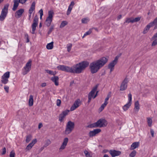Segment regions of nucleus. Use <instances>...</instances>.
<instances>
[{"label": "nucleus", "mask_w": 157, "mask_h": 157, "mask_svg": "<svg viewBox=\"0 0 157 157\" xmlns=\"http://www.w3.org/2000/svg\"><path fill=\"white\" fill-rule=\"evenodd\" d=\"M140 109V105L138 101H137L135 103V108L134 109L135 110H136L138 112Z\"/></svg>", "instance_id": "nucleus-23"}, {"label": "nucleus", "mask_w": 157, "mask_h": 157, "mask_svg": "<svg viewBox=\"0 0 157 157\" xmlns=\"http://www.w3.org/2000/svg\"><path fill=\"white\" fill-rule=\"evenodd\" d=\"M89 65V63L86 61H83L73 66V73H80Z\"/></svg>", "instance_id": "nucleus-2"}, {"label": "nucleus", "mask_w": 157, "mask_h": 157, "mask_svg": "<svg viewBox=\"0 0 157 157\" xmlns=\"http://www.w3.org/2000/svg\"><path fill=\"white\" fill-rule=\"evenodd\" d=\"M39 13H40V15L41 16H42L43 15V10L42 9H41L39 11Z\"/></svg>", "instance_id": "nucleus-57"}, {"label": "nucleus", "mask_w": 157, "mask_h": 157, "mask_svg": "<svg viewBox=\"0 0 157 157\" xmlns=\"http://www.w3.org/2000/svg\"><path fill=\"white\" fill-rule=\"evenodd\" d=\"M15 155L14 151H12L10 153V157H14Z\"/></svg>", "instance_id": "nucleus-50"}, {"label": "nucleus", "mask_w": 157, "mask_h": 157, "mask_svg": "<svg viewBox=\"0 0 157 157\" xmlns=\"http://www.w3.org/2000/svg\"><path fill=\"white\" fill-rule=\"evenodd\" d=\"M72 8H73V7H72V6L71 7L70 6H69L68 9V10H67V15H68L70 14V13L71 12L72 9Z\"/></svg>", "instance_id": "nucleus-47"}, {"label": "nucleus", "mask_w": 157, "mask_h": 157, "mask_svg": "<svg viewBox=\"0 0 157 157\" xmlns=\"http://www.w3.org/2000/svg\"><path fill=\"white\" fill-rule=\"evenodd\" d=\"M156 38H157V33L155 34L152 37V40H154Z\"/></svg>", "instance_id": "nucleus-58"}, {"label": "nucleus", "mask_w": 157, "mask_h": 157, "mask_svg": "<svg viewBox=\"0 0 157 157\" xmlns=\"http://www.w3.org/2000/svg\"><path fill=\"white\" fill-rule=\"evenodd\" d=\"M152 119L149 117L147 118V122L149 127H151L152 125Z\"/></svg>", "instance_id": "nucleus-29"}, {"label": "nucleus", "mask_w": 157, "mask_h": 157, "mask_svg": "<svg viewBox=\"0 0 157 157\" xmlns=\"http://www.w3.org/2000/svg\"><path fill=\"white\" fill-rule=\"evenodd\" d=\"M54 14L53 10H50L48 11V16L45 21V24L47 26L49 27L50 25L53 20Z\"/></svg>", "instance_id": "nucleus-8"}, {"label": "nucleus", "mask_w": 157, "mask_h": 157, "mask_svg": "<svg viewBox=\"0 0 157 157\" xmlns=\"http://www.w3.org/2000/svg\"><path fill=\"white\" fill-rule=\"evenodd\" d=\"M4 89L7 93H8L9 92V86H4Z\"/></svg>", "instance_id": "nucleus-53"}, {"label": "nucleus", "mask_w": 157, "mask_h": 157, "mask_svg": "<svg viewBox=\"0 0 157 157\" xmlns=\"http://www.w3.org/2000/svg\"><path fill=\"white\" fill-rule=\"evenodd\" d=\"M128 102L132 104V95L131 93L128 94Z\"/></svg>", "instance_id": "nucleus-38"}, {"label": "nucleus", "mask_w": 157, "mask_h": 157, "mask_svg": "<svg viewBox=\"0 0 157 157\" xmlns=\"http://www.w3.org/2000/svg\"><path fill=\"white\" fill-rule=\"evenodd\" d=\"M53 47V42H51L48 44L46 46V48L47 49L49 50L52 49Z\"/></svg>", "instance_id": "nucleus-26"}, {"label": "nucleus", "mask_w": 157, "mask_h": 157, "mask_svg": "<svg viewBox=\"0 0 157 157\" xmlns=\"http://www.w3.org/2000/svg\"><path fill=\"white\" fill-rule=\"evenodd\" d=\"M107 61V59L103 57L92 62L90 65V69L91 73L92 74L96 73L100 68L105 64Z\"/></svg>", "instance_id": "nucleus-1"}, {"label": "nucleus", "mask_w": 157, "mask_h": 157, "mask_svg": "<svg viewBox=\"0 0 157 157\" xmlns=\"http://www.w3.org/2000/svg\"><path fill=\"white\" fill-rule=\"evenodd\" d=\"M157 24V17L154 19V21L150 22L148 24L145 28L143 32L144 34H145L147 33L149 30L150 28L153 26L155 25V26H156V24Z\"/></svg>", "instance_id": "nucleus-9"}, {"label": "nucleus", "mask_w": 157, "mask_h": 157, "mask_svg": "<svg viewBox=\"0 0 157 157\" xmlns=\"http://www.w3.org/2000/svg\"><path fill=\"white\" fill-rule=\"evenodd\" d=\"M1 82L4 84L7 83L8 82V78H4L3 77H2L1 78Z\"/></svg>", "instance_id": "nucleus-27"}, {"label": "nucleus", "mask_w": 157, "mask_h": 157, "mask_svg": "<svg viewBox=\"0 0 157 157\" xmlns=\"http://www.w3.org/2000/svg\"><path fill=\"white\" fill-rule=\"evenodd\" d=\"M54 26L53 25H52L49 28L48 31V34H50L52 32V31L54 29Z\"/></svg>", "instance_id": "nucleus-40"}, {"label": "nucleus", "mask_w": 157, "mask_h": 157, "mask_svg": "<svg viewBox=\"0 0 157 157\" xmlns=\"http://www.w3.org/2000/svg\"><path fill=\"white\" fill-rule=\"evenodd\" d=\"M24 12V10L23 9H20L16 12L15 14V17L17 18H19L20 17Z\"/></svg>", "instance_id": "nucleus-17"}, {"label": "nucleus", "mask_w": 157, "mask_h": 157, "mask_svg": "<svg viewBox=\"0 0 157 157\" xmlns=\"http://www.w3.org/2000/svg\"><path fill=\"white\" fill-rule=\"evenodd\" d=\"M10 72L9 71H7L2 76L8 79V78H9L10 77Z\"/></svg>", "instance_id": "nucleus-35"}, {"label": "nucleus", "mask_w": 157, "mask_h": 157, "mask_svg": "<svg viewBox=\"0 0 157 157\" xmlns=\"http://www.w3.org/2000/svg\"><path fill=\"white\" fill-rule=\"evenodd\" d=\"M122 17V15H119L117 17V20H119Z\"/></svg>", "instance_id": "nucleus-61"}, {"label": "nucleus", "mask_w": 157, "mask_h": 157, "mask_svg": "<svg viewBox=\"0 0 157 157\" xmlns=\"http://www.w3.org/2000/svg\"><path fill=\"white\" fill-rule=\"evenodd\" d=\"M119 57V56H116L114 60L109 64L108 67L110 70V73L114 69V67L117 63Z\"/></svg>", "instance_id": "nucleus-10"}, {"label": "nucleus", "mask_w": 157, "mask_h": 157, "mask_svg": "<svg viewBox=\"0 0 157 157\" xmlns=\"http://www.w3.org/2000/svg\"><path fill=\"white\" fill-rule=\"evenodd\" d=\"M130 22L133 23V20L132 17L127 18L126 19L125 21L124 22V24L125 23H129Z\"/></svg>", "instance_id": "nucleus-30"}, {"label": "nucleus", "mask_w": 157, "mask_h": 157, "mask_svg": "<svg viewBox=\"0 0 157 157\" xmlns=\"http://www.w3.org/2000/svg\"><path fill=\"white\" fill-rule=\"evenodd\" d=\"M89 21V19L88 18H82V23L83 24H86Z\"/></svg>", "instance_id": "nucleus-32"}, {"label": "nucleus", "mask_w": 157, "mask_h": 157, "mask_svg": "<svg viewBox=\"0 0 157 157\" xmlns=\"http://www.w3.org/2000/svg\"><path fill=\"white\" fill-rule=\"evenodd\" d=\"M73 66L71 67H70L66 66L64 71L73 73Z\"/></svg>", "instance_id": "nucleus-22"}, {"label": "nucleus", "mask_w": 157, "mask_h": 157, "mask_svg": "<svg viewBox=\"0 0 157 157\" xmlns=\"http://www.w3.org/2000/svg\"><path fill=\"white\" fill-rule=\"evenodd\" d=\"M74 5V2L72 1L71 2L70 4L69 5V6H71L73 7Z\"/></svg>", "instance_id": "nucleus-60"}, {"label": "nucleus", "mask_w": 157, "mask_h": 157, "mask_svg": "<svg viewBox=\"0 0 157 157\" xmlns=\"http://www.w3.org/2000/svg\"><path fill=\"white\" fill-rule=\"evenodd\" d=\"M111 92H109L108 94H107V97L108 98H109L111 96Z\"/></svg>", "instance_id": "nucleus-59"}, {"label": "nucleus", "mask_w": 157, "mask_h": 157, "mask_svg": "<svg viewBox=\"0 0 157 157\" xmlns=\"http://www.w3.org/2000/svg\"><path fill=\"white\" fill-rule=\"evenodd\" d=\"M42 126V124L41 123H39L38 125V128H40Z\"/></svg>", "instance_id": "nucleus-63"}, {"label": "nucleus", "mask_w": 157, "mask_h": 157, "mask_svg": "<svg viewBox=\"0 0 157 157\" xmlns=\"http://www.w3.org/2000/svg\"><path fill=\"white\" fill-rule=\"evenodd\" d=\"M131 104L128 102L123 107V109L124 111L127 110L131 105Z\"/></svg>", "instance_id": "nucleus-24"}, {"label": "nucleus", "mask_w": 157, "mask_h": 157, "mask_svg": "<svg viewBox=\"0 0 157 157\" xmlns=\"http://www.w3.org/2000/svg\"><path fill=\"white\" fill-rule=\"evenodd\" d=\"M46 71L49 74L53 75H55L54 73L52 71L50 70H46Z\"/></svg>", "instance_id": "nucleus-52"}, {"label": "nucleus", "mask_w": 157, "mask_h": 157, "mask_svg": "<svg viewBox=\"0 0 157 157\" xmlns=\"http://www.w3.org/2000/svg\"><path fill=\"white\" fill-rule=\"evenodd\" d=\"M89 136L90 137H92L95 136L96 135L95 134L94 132L93 131H90L89 133Z\"/></svg>", "instance_id": "nucleus-45"}, {"label": "nucleus", "mask_w": 157, "mask_h": 157, "mask_svg": "<svg viewBox=\"0 0 157 157\" xmlns=\"http://www.w3.org/2000/svg\"><path fill=\"white\" fill-rule=\"evenodd\" d=\"M26 1L27 0H13L14 4L12 10L14 11H15L18 6L19 3L23 4L26 2Z\"/></svg>", "instance_id": "nucleus-12"}, {"label": "nucleus", "mask_w": 157, "mask_h": 157, "mask_svg": "<svg viewBox=\"0 0 157 157\" xmlns=\"http://www.w3.org/2000/svg\"><path fill=\"white\" fill-rule=\"evenodd\" d=\"M106 106L105 104H102L99 109V110L101 111L104 109V108Z\"/></svg>", "instance_id": "nucleus-46"}, {"label": "nucleus", "mask_w": 157, "mask_h": 157, "mask_svg": "<svg viewBox=\"0 0 157 157\" xmlns=\"http://www.w3.org/2000/svg\"><path fill=\"white\" fill-rule=\"evenodd\" d=\"M109 153L112 157H115L120 155L121 154V152L120 151L113 150H110L109 151Z\"/></svg>", "instance_id": "nucleus-15"}, {"label": "nucleus", "mask_w": 157, "mask_h": 157, "mask_svg": "<svg viewBox=\"0 0 157 157\" xmlns=\"http://www.w3.org/2000/svg\"><path fill=\"white\" fill-rule=\"evenodd\" d=\"M68 141V139L66 137L64 139L63 143L59 148L60 150H62L65 149L67 144Z\"/></svg>", "instance_id": "nucleus-16"}, {"label": "nucleus", "mask_w": 157, "mask_h": 157, "mask_svg": "<svg viewBox=\"0 0 157 157\" xmlns=\"http://www.w3.org/2000/svg\"><path fill=\"white\" fill-rule=\"evenodd\" d=\"M68 22L66 21H63L61 23L60 25V28H63L67 24Z\"/></svg>", "instance_id": "nucleus-31"}, {"label": "nucleus", "mask_w": 157, "mask_h": 157, "mask_svg": "<svg viewBox=\"0 0 157 157\" xmlns=\"http://www.w3.org/2000/svg\"><path fill=\"white\" fill-rule=\"evenodd\" d=\"M97 86H94L92 89L91 91L89 93L88 95V103H90L92 98H94L97 96L98 91H97Z\"/></svg>", "instance_id": "nucleus-4"}, {"label": "nucleus", "mask_w": 157, "mask_h": 157, "mask_svg": "<svg viewBox=\"0 0 157 157\" xmlns=\"http://www.w3.org/2000/svg\"><path fill=\"white\" fill-rule=\"evenodd\" d=\"M33 97L32 95H30L29 101V104L30 106H32L33 105Z\"/></svg>", "instance_id": "nucleus-25"}, {"label": "nucleus", "mask_w": 157, "mask_h": 157, "mask_svg": "<svg viewBox=\"0 0 157 157\" xmlns=\"http://www.w3.org/2000/svg\"><path fill=\"white\" fill-rule=\"evenodd\" d=\"M154 40L153 41L151 46H155L156 45H157V38L155 39H154Z\"/></svg>", "instance_id": "nucleus-49"}, {"label": "nucleus", "mask_w": 157, "mask_h": 157, "mask_svg": "<svg viewBox=\"0 0 157 157\" xmlns=\"http://www.w3.org/2000/svg\"><path fill=\"white\" fill-rule=\"evenodd\" d=\"M80 103V100L78 99L76 100L74 102V104L70 108V110L73 111L75 110L76 108L79 107Z\"/></svg>", "instance_id": "nucleus-14"}, {"label": "nucleus", "mask_w": 157, "mask_h": 157, "mask_svg": "<svg viewBox=\"0 0 157 157\" xmlns=\"http://www.w3.org/2000/svg\"><path fill=\"white\" fill-rule=\"evenodd\" d=\"M61 101L59 99H57L56 101V105L58 106H59L60 105Z\"/></svg>", "instance_id": "nucleus-51"}, {"label": "nucleus", "mask_w": 157, "mask_h": 157, "mask_svg": "<svg viewBox=\"0 0 157 157\" xmlns=\"http://www.w3.org/2000/svg\"><path fill=\"white\" fill-rule=\"evenodd\" d=\"M84 153L86 157H92V156L90 155L89 153L87 151H84Z\"/></svg>", "instance_id": "nucleus-39"}, {"label": "nucleus", "mask_w": 157, "mask_h": 157, "mask_svg": "<svg viewBox=\"0 0 157 157\" xmlns=\"http://www.w3.org/2000/svg\"><path fill=\"white\" fill-rule=\"evenodd\" d=\"M32 136L30 135H28L26 139V141L27 143H29L31 139Z\"/></svg>", "instance_id": "nucleus-41"}, {"label": "nucleus", "mask_w": 157, "mask_h": 157, "mask_svg": "<svg viewBox=\"0 0 157 157\" xmlns=\"http://www.w3.org/2000/svg\"><path fill=\"white\" fill-rule=\"evenodd\" d=\"M141 19V17H137L135 18H133V22H137L139 21Z\"/></svg>", "instance_id": "nucleus-44"}, {"label": "nucleus", "mask_w": 157, "mask_h": 157, "mask_svg": "<svg viewBox=\"0 0 157 157\" xmlns=\"http://www.w3.org/2000/svg\"><path fill=\"white\" fill-rule=\"evenodd\" d=\"M6 153V148L5 147H4L2 149V155H4Z\"/></svg>", "instance_id": "nucleus-56"}, {"label": "nucleus", "mask_w": 157, "mask_h": 157, "mask_svg": "<svg viewBox=\"0 0 157 157\" xmlns=\"http://www.w3.org/2000/svg\"><path fill=\"white\" fill-rule=\"evenodd\" d=\"M46 83L45 82H44V83H42L41 84V86L42 87H44L46 86Z\"/></svg>", "instance_id": "nucleus-62"}, {"label": "nucleus", "mask_w": 157, "mask_h": 157, "mask_svg": "<svg viewBox=\"0 0 157 157\" xmlns=\"http://www.w3.org/2000/svg\"><path fill=\"white\" fill-rule=\"evenodd\" d=\"M139 145V142H135L133 143L131 145L130 150H133L137 148Z\"/></svg>", "instance_id": "nucleus-21"}, {"label": "nucleus", "mask_w": 157, "mask_h": 157, "mask_svg": "<svg viewBox=\"0 0 157 157\" xmlns=\"http://www.w3.org/2000/svg\"><path fill=\"white\" fill-rule=\"evenodd\" d=\"M74 123L71 121H69L66 125L65 133L66 135L70 134L74 128Z\"/></svg>", "instance_id": "nucleus-6"}, {"label": "nucleus", "mask_w": 157, "mask_h": 157, "mask_svg": "<svg viewBox=\"0 0 157 157\" xmlns=\"http://www.w3.org/2000/svg\"><path fill=\"white\" fill-rule=\"evenodd\" d=\"M66 66L63 65H60L57 67V68L59 70H60L62 71H64Z\"/></svg>", "instance_id": "nucleus-28"}, {"label": "nucleus", "mask_w": 157, "mask_h": 157, "mask_svg": "<svg viewBox=\"0 0 157 157\" xmlns=\"http://www.w3.org/2000/svg\"><path fill=\"white\" fill-rule=\"evenodd\" d=\"M35 4L36 3L35 2H33L29 10V13L32 14L33 12L34 11L35 9Z\"/></svg>", "instance_id": "nucleus-19"}, {"label": "nucleus", "mask_w": 157, "mask_h": 157, "mask_svg": "<svg viewBox=\"0 0 157 157\" xmlns=\"http://www.w3.org/2000/svg\"><path fill=\"white\" fill-rule=\"evenodd\" d=\"M107 124V121L105 119H101L99 120L97 122L89 125L88 127L90 128L98 127L101 128L106 126Z\"/></svg>", "instance_id": "nucleus-3"}, {"label": "nucleus", "mask_w": 157, "mask_h": 157, "mask_svg": "<svg viewBox=\"0 0 157 157\" xmlns=\"http://www.w3.org/2000/svg\"><path fill=\"white\" fill-rule=\"evenodd\" d=\"M59 78L57 76H54L51 78V80L54 82L55 85L56 86H58L59 85V83L58 81L59 80Z\"/></svg>", "instance_id": "nucleus-20"}, {"label": "nucleus", "mask_w": 157, "mask_h": 157, "mask_svg": "<svg viewBox=\"0 0 157 157\" xmlns=\"http://www.w3.org/2000/svg\"><path fill=\"white\" fill-rule=\"evenodd\" d=\"M32 62L31 60H29L26 64L25 66L22 69V74L23 75L27 74L31 70Z\"/></svg>", "instance_id": "nucleus-7"}, {"label": "nucleus", "mask_w": 157, "mask_h": 157, "mask_svg": "<svg viewBox=\"0 0 157 157\" xmlns=\"http://www.w3.org/2000/svg\"><path fill=\"white\" fill-rule=\"evenodd\" d=\"M69 112L70 111L69 110L67 109L63 111L61 114L65 117L68 114Z\"/></svg>", "instance_id": "nucleus-42"}, {"label": "nucleus", "mask_w": 157, "mask_h": 157, "mask_svg": "<svg viewBox=\"0 0 157 157\" xmlns=\"http://www.w3.org/2000/svg\"><path fill=\"white\" fill-rule=\"evenodd\" d=\"M95 135L101 131V130L100 129H96L93 130Z\"/></svg>", "instance_id": "nucleus-43"}, {"label": "nucleus", "mask_w": 157, "mask_h": 157, "mask_svg": "<svg viewBox=\"0 0 157 157\" xmlns=\"http://www.w3.org/2000/svg\"><path fill=\"white\" fill-rule=\"evenodd\" d=\"M51 141L49 140L48 139L46 140L45 141V143L44 144V147H46L48 146L49 144H51Z\"/></svg>", "instance_id": "nucleus-34"}, {"label": "nucleus", "mask_w": 157, "mask_h": 157, "mask_svg": "<svg viewBox=\"0 0 157 157\" xmlns=\"http://www.w3.org/2000/svg\"><path fill=\"white\" fill-rule=\"evenodd\" d=\"M25 36L26 38V42L28 43L29 41V36L28 34H25Z\"/></svg>", "instance_id": "nucleus-55"}, {"label": "nucleus", "mask_w": 157, "mask_h": 157, "mask_svg": "<svg viewBox=\"0 0 157 157\" xmlns=\"http://www.w3.org/2000/svg\"><path fill=\"white\" fill-rule=\"evenodd\" d=\"M31 15V13H30V14L29 13V20H30Z\"/></svg>", "instance_id": "nucleus-64"}, {"label": "nucleus", "mask_w": 157, "mask_h": 157, "mask_svg": "<svg viewBox=\"0 0 157 157\" xmlns=\"http://www.w3.org/2000/svg\"><path fill=\"white\" fill-rule=\"evenodd\" d=\"M136 151L134 150L129 154L130 157H134L136 155Z\"/></svg>", "instance_id": "nucleus-36"}, {"label": "nucleus", "mask_w": 157, "mask_h": 157, "mask_svg": "<svg viewBox=\"0 0 157 157\" xmlns=\"http://www.w3.org/2000/svg\"><path fill=\"white\" fill-rule=\"evenodd\" d=\"M65 116L63 115L62 114H61L59 115V121L62 122Z\"/></svg>", "instance_id": "nucleus-37"}, {"label": "nucleus", "mask_w": 157, "mask_h": 157, "mask_svg": "<svg viewBox=\"0 0 157 157\" xmlns=\"http://www.w3.org/2000/svg\"><path fill=\"white\" fill-rule=\"evenodd\" d=\"M37 141L36 139H33L32 142L29 144L26 147V149L27 150H29L31 149L32 147L34 145Z\"/></svg>", "instance_id": "nucleus-18"}, {"label": "nucleus", "mask_w": 157, "mask_h": 157, "mask_svg": "<svg viewBox=\"0 0 157 157\" xmlns=\"http://www.w3.org/2000/svg\"><path fill=\"white\" fill-rule=\"evenodd\" d=\"M150 132L151 134V135L152 137H153L154 136V130L152 129H150Z\"/></svg>", "instance_id": "nucleus-54"}, {"label": "nucleus", "mask_w": 157, "mask_h": 157, "mask_svg": "<svg viewBox=\"0 0 157 157\" xmlns=\"http://www.w3.org/2000/svg\"><path fill=\"white\" fill-rule=\"evenodd\" d=\"M128 82V78L126 77L121 83L120 87V90L123 91L127 87V83Z\"/></svg>", "instance_id": "nucleus-13"}, {"label": "nucleus", "mask_w": 157, "mask_h": 157, "mask_svg": "<svg viewBox=\"0 0 157 157\" xmlns=\"http://www.w3.org/2000/svg\"><path fill=\"white\" fill-rule=\"evenodd\" d=\"M9 6V4H6L4 8L2 10L1 13L0 15V21H2L4 20L8 13V8Z\"/></svg>", "instance_id": "nucleus-5"}, {"label": "nucleus", "mask_w": 157, "mask_h": 157, "mask_svg": "<svg viewBox=\"0 0 157 157\" xmlns=\"http://www.w3.org/2000/svg\"><path fill=\"white\" fill-rule=\"evenodd\" d=\"M38 18L37 16H35L33 21V23L32 25V33L34 34L35 31L36 29V27L38 24Z\"/></svg>", "instance_id": "nucleus-11"}, {"label": "nucleus", "mask_w": 157, "mask_h": 157, "mask_svg": "<svg viewBox=\"0 0 157 157\" xmlns=\"http://www.w3.org/2000/svg\"><path fill=\"white\" fill-rule=\"evenodd\" d=\"M92 29H90L88 31L86 32L85 33H84L83 36L82 37V38H83L86 36L90 34L92 32Z\"/></svg>", "instance_id": "nucleus-33"}, {"label": "nucleus", "mask_w": 157, "mask_h": 157, "mask_svg": "<svg viewBox=\"0 0 157 157\" xmlns=\"http://www.w3.org/2000/svg\"><path fill=\"white\" fill-rule=\"evenodd\" d=\"M72 47V44H69L67 46V51L69 52L71 51Z\"/></svg>", "instance_id": "nucleus-48"}]
</instances>
